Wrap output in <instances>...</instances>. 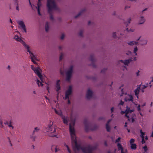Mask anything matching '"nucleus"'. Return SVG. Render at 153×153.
Returning a JSON list of instances; mask_svg holds the SVG:
<instances>
[{
	"label": "nucleus",
	"mask_w": 153,
	"mask_h": 153,
	"mask_svg": "<svg viewBox=\"0 0 153 153\" xmlns=\"http://www.w3.org/2000/svg\"><path fill=\"white\" fill-rule=\"evenodd\" d=\"M31 68L34 71L35 73L36 74L39 72L37 69H36V68L33 65H31Z\"/></svg>",
	"instance_id": "a878e982"
},
{
	"label": "nucleus",
	"mask_w": 153,
	"mask_h": 153,
	"mask_svg": "<svg viewBox=\"0 0 153 153\" xmlns=\"http://www.w3.org/2000/svg\"><path fill=\"white\" fill-rule=\"evenodd\" d=\"M60 73L61 74V75H63V74H64V72L63 71H62L61 70H60Z\"/></svg>",
	"instance_id": "0e129e2a"
},
{
	"label": "nucleus",
	"mask_w": 153,
	"mask_h": 153,
	"mask_svg": "<svg viewBox=\"0 0 153 153\" xmlns=\"http://www.w3.org/2000/svg\"><path fill=\"white\" fill-rule=\"evenodd\" d=\"M61 116L64 123L67 125L68 121L70 122L69 130L73 147H75L77 149H79L80 147L78 146V143L77 142L74 129V126L76 120L75 115Z\"/></svg>",
	"instance_id": "f257e3e1"
},
{
	"label": "nucleus",
	"mask_w": 153,
	"mask_h": 153,
	"mask_svg": "<svg viewBox=\"0 0 153 153\" xmlns=\"http://www.w3.org/2000/svg\"><path fill=\"white\" fill-rule=\"evenodd\" d=\"M16 9L19 11V6H18V5H16Z\"/></svg>",
	"instance_id": "bf43d9fd"
},
{
	"label": "nucleus",
	"mask_w": 153,
	"mask_h": 153,
	"mask_svg": "<svg viewBox=\"0 0 153 153\" xmlns=\"http://www.w3.org/2000/svg\"><path fill=\"white\" fill-rule=\"evenodd\" d=\"M70 104H71V102H70V100H69V99H68V104L69 105Z\"/></svg>",
	"instance_id": "680f3d73"
},
{
	"label": "nucleus",
	"mask_w": 153,
	"mask_h": 153,
	"mask_svg": "<svg viewBox=\"0 0 153 153\" xmlns=\"http://www.w3.org/2000/svg\"><path fill=\"white\" fill-rule=\"evenodd\" d=\"M47 6L48 8V13L50 15V20H54V19L52 15V10H58L59 9L55 1L54 0H47Z\"/></svg>",
	"instance_id": "f03ea898"
},
{
	"label": "nucleus",
	"mask_w": 153,
	"mask_h": 153,
	"mask_svg": "<svg viewBox=\"0 0 153 153\" xmlns=\"http://www.w3.org/2000/svg\"><path fill=\"white\" fill-rule=\"evenodd\" d=\"M84 32V30H80L78 33L79 36L81 37H82L83 36V33Z\"/></svg>",
	"instance_id": "bb28decb"
},
{
	"label": "nucleus",
	"mask_w": 153,
	"mask_h": 153,
	"mask_svg": "<svg viewBox=\"0 0 153 153\" xmlns=\"http://www.w3.org/2000/svg\"><path fill=\"white\" fill-rule=\"evenodd\" d=\"M22 45L25 47L26 48V49L27 50V51L29 53H30L31 52V51L29 50L30 47L28 45H27L25 42L24 43H23V44Z\"/></svg>",
	"instance_id": "393cba45"
},
{
	"label": "nucleus",
	"mask_w": 153,
	"mask_h": 153,
	"mask_svg": "<svg viewBox=\"0 0 153 153\" xmlns=\"http://www.w3.org/2000/svg\"><path fill=\"white\" fill-rule=\"evenodd\" d=\"M111 120H108L106 125V129L108 131H109L110 130V127L109 125V124Z\"/></svg>",
	"instance_id": "5701e85b"
},
{
	"label": "nucleus",
	"mask_w": 153,
	"mask_h": 153,
	"mask_svg": "<svg viewBox=\"0 0 153 153\" xmlns=\"http://www.w3.org/2000/svg\"><path fill=\"white\" fill-rule=\"evenodd\" d=\"M31 61H32V62H33L34 63V64L37 65L38 66L37 63L36 62V61L34 60V59L33 58V57H31Z\"/></svg>",
	"instance_id": "e433bc0d"
},
{
	"label": "nucleus",
	"mask_w": 153,
	"mask_h": 153,
	"mask_svg": "<svg viewBox=\"0 0 153 153\" xmlns=\"http://www.w3.org/2000/svg\"><path fill=\"white\" fill-rule=\"evenodd\" d=\"M135 42L132 41L130 42H129L127 44L129 45L132 46L134 45Z\"/></svg>",
	"instance_id": "2f4dec72"
},
{
	"label": "nucleus",
	"mask_w": 153,
	"mask_h": 153,
	"mask_svg": "<svg viewBox=\"0 0 153 153\" xmlns=\"http://www.w3.org/2000/svg\"><path fill=\"white\" fill-rule=\"evenodd\" d=\"M130 98H125L124 99V100L125 101L127 102V101H131L133 103V97L131 95H129Z\"/></svg>",
	"instance_id": "412c9836"
},
{
	"label": "nucleus",
	"mask_w": 153,
	"mask_h": 153,
	"mask_svg": "<svg viewBox=\"0 0 153 153\" xmlns=\"http://www.w3.org/2000/svg\"><path fill=\"white\" fill-rule=\"evenodd\" d=\"M131 148L134 150H135L136 149V145L135 144L133 143L131 144Z\"/></svg>",
	"instance_id": "cd10ccee"
},
{
	"label": "nucleus",
	"mask_w": 153,
	"mask_h": 153,
	"mask_svg": "<svg viewBox=\"0 0 153 153\" xmlns=\"http://www.w3.org/2000/svg\"><path fill=\"white\" fill-rule=\"evenodd\" d=\"M107 68H104L101 70V73L104 74H105V72L107 71Z\"/></svg>",
	"instance_id": "c756f323"
},
{
	"label": "nucleus",
	"mask_w": 153,
	"mask_h": 153,
	"mask_svg": "<svg viewBox=\"0 0 153 153\" xmlns=\"http://www.w3.org/2000/svg\"><path fill=\"white\" fill-rule=\"evenodd\" d=\"M13 39L17 41L20 42L22 44H23V43H24L25 42L18 35H15L13 37Z\"/></svg>",
	"instance_id": "2eb2a0df"
},
{
	"label": "nucleus",
	"mask_w": 153,
	"mask_h": 153,
	"mask_svg": "<svg viewBox=\"0 0 153 153\" xmlns=\"http://www.w3.org/2000/svg\"><path fill=\"white\" fill-rule=\"evenodd\" d=\"M93 94L92 91L90 90L89 89L87 93L86 97L88 99H89L92 97Z\"/></svg>",
	"instance_id": "f3484780"
},
{
	"label": "nucleus",
	"mask_w": 153,
	"mask_h": 153,
	"mask_svg": "<svg viewBox=\"0 0 153 153\" xmlns=\"http://www.w3.org/2000/svg\"><path fill=\"white\" fill-rule=\"evenodd\" d=\"M2 126V122L1 118L0 117V127Z\"/></svg>",
	"instance_id": "c03bdc74"
},
{
	"label": "nucleus",
	"mask_w": 153,
	"mask_h": 153,
	"mask_svg": "<svg viewBox=\"0 0 153 153\" xmlns=\"http://www.w3.org/2000/svg\"><path fill=\"white\" fill-rule=\"evenodd\" d=\"M13 2L14 5H18L19 3V0H13Z\"/></svg>",
	"instance_id": "7c9ffc66"
},
{
	"label": "nucleus",
	"mask_w": 153,
	"mask_h": 153,
	"mask_svg": "<svg viewBox=\"0 0 153 153\" xmlns=\"http://www.w3.org/2000/svg\"><path fill=\"white\" fill-rule=\"evenodd\" d=\"M64 146H65L67 148V150H68V152L69 153H71V151L70 149L69 148V147L68 146V145H67L65 143L64 144Z\"/></svg>",
	"instance_id": "c9c22d12"
},
{
	"label": "nucleus",
	"mask_w": 153,
	"mask_h": 153,
	"mask_svg": "<svg viewBox=\"0 0 153 153\" xmlns=\"http://www.w3.org/2000/svg\"><path fill=\"white\" fill-rule=\"evenodd\" d=\"M134 31V29H130L129 30V32H133Z\"/></svg>",
	"instance_id": "6e6d98bb"
},
{
	"label": "nucleus",
	"mask_w": 153,
	"mask_h": 153,
	"mask_svg": "<svg viewBox=\"0 0 153 153\" xmlns=\"http://www.w3.org/2000/svg\"><path fill=\"white\" fill-rule=\"evenodd\" d=\"M126 110L125 111H121V113L122 114H125V115H127L129 113H131L132 112H133L134 110L130 109V108L128 107V106L127 105L126 106Z\"/></svg>",
	"instance_id": "9d476101"
},
{
	"label": "nucleus",
	"mask_w": 153,
	"mask_h": 153,
	"mask_svg": "<svg viewBox=\"0 0 153 153\" xmlns=\"http://www.w3.org/2000/svg\"><path fill=\"white\" fill-rule=\"evenodd\" d=\"M134 92L135 94V95L137 96V95H138L140 91L137 90L135 89L134 91Z\"/></svg>",
	"instance_id": "58836bf2"
},
{
	"label": "nucleus",
	"mask_w": 153,
	"mask_h": 153,
	"mask_svg": "<svg viewBox=\"0 0 153 153\" xmlns=\"http://www.w3.org/2000/svg\"><path fill=\"white\" fill-rule=\"evenodd\" d=\"M140 105H139L137 107V110L138 111H140Z\"/></svg>",
	"instance_id": "4d7b16f0"
},
{
	"label": "nucleus",
	"mask_w": 153,
	"mask_h": 153,
	"mask_svg": "<svg viewBox=\"0 0 153 153\" xmlns=\"http://www.w3.org/2000/svg\"><path fill=\"white\" fill-rule=\"evenodd\" d=\"M120 139L121 138L120 137L118 138L116 140L115 143H116L117 142H119L120 140Z\"/></svg>",
	"instance_id": "a18cd8bd"
},
{
	"label": "nucleus",
	"mask_w": 153,
	"mask_h": 153,
	"mask_svg": "<svg viewBox=\"0 0 153 153\" xmlns=\"http://www.w3.org/2000/svg\"><path fill=\"white\" fill-rule=\"evenodd\" d=\"M59 48L60 50H62V46H59Z\"/></svg>",
	"instance_id": "e2e57ef3"
},
{
	"label": "nucleus",
	"mask_w": 153,
	"mask_h": 153,
	"mask_svg": "<svg viewBox=\"0 0 153 153\" xmlns=\"http://www.w3.org/2000/svg\"><path fill=\"white\" fill-rule=\"evenodd\" d=\"M144 43H143V44H142V45H146L147 44V40H144Z\"/></svg>",
	"instance_id": "8fccbe9b"
},
{
	"label": "nucleus",
	"mask_w": 153,
	"mask_h": 153,
	"mask_svg": "<svg viewBox=\"0 0 153 153\" xmlns=\"http://www.w3.org/2000/svg\"><path fill=\"white\" fill-rule=\"evenodd\" d=\"M72 93V88L71 85H69L68 89L65 91V97L64 98L65 100L68 99L69 98V96L71 95Z\"/></svg>",
	"instance_id": "423d86ee"
},
{
	"label": "nucleus",
	"mask_w": 153,
	"mask_h": 153,
	"mask_svg": "<svg viewBox=\"0 0 153 153\" xmlns=\"http://www.w3.org/2000/svg\"><path fill=\"white\" fill-rule=\"evenodd\" d=\"M146 21V19L143 16H140L139 21L138 22V25H141L143 24Z\"/></svg>",
	"instance_id": "4468645a"
},
{
	"label": "nucleus",
	"mask_w": 153,
	"mask_h": 153,
	"mask_svg": "<svg viewBox=\"0 0 153 153\" xmlns=\"http://www.w3.org/2000/svg\"><path fill=\"white\" fill-rule=\"evenodd\" d=\"M124 104V102L121 100L120 103L119 104V105H123Z\"/></svg>",
	"instance_id": "09e8293b"
},
{
	"label": "nucleus",
	"mask_w": 153,
	"mask_h": 153,
	"mask_svg": "<svg viewBox=\"0 0 153 153\" xmlns=\"http://www.w3.org/2000/svg\"><path fill=\"white\" fill-rule=\"evenodd\" d=\"M112 37L114 39L117 38L116 33V32H114L113 33Z\"/></svg>",
	"instance_id": "473e14b6"
},
{
	"label": "nucleus",
	"mask_w": 153,
	"mask_h": 153,
	"mask_svg": "<svg viewBox=\"0 0 153 153\" xmlns=\"http://www.w3.org/2000/svg\"><path fill=\"white\" fill-rule=\"evenodd\" d=\"M33 58L34 59H35V60H36V61H39V60L37 59V57L35 55L34 56H33Z\"/></svg>",
	"instance_id": "49530a36"
},
{
	"label": "nucleus",
	"mask_w": 153,
	"mask_h": 153,
	"mask_svg": "<svg viewBox=\"0 0 153 153\" xmlns=\"http://www.w3.org/2000/svg\"><path fill=\"white\" fill-rule=\"evenodd\" d=\"M40 78V79L42 82H43V76L42 75L41 73L39 71L38 73L36 74Z\"/></svg>",
	"instance_id": "b1692460"
},
{
	"label": "nucleus",
	"mask_w": 153,
	"mask_h": 153,
	"mask_svg": "<svg viewBox=\"0 0 153 153\" xmlns=\"http://www.w3.org/2000/svg\"><path fill=\"white\" fill-rule=\"evenodd\" d=\"M49 24L48 22H46L45 25V30L46 32H48V31L49 30Z\"/></svg>",
	"instance_id": "4be33fe9"
},
{
	"label": "nucleus",
	"mask_w": 153,
	"mask_h": 153,
	"mask_svg": "<svg viewBox=\"0 0 153 153\" xmlns=\"http://www.w3.org/2000/svg\"><path fill=\"white\" fill-rule=\"evenodd\" d=\"M140 86H141V85H139L137 88V89H136V90H138L139 91H140Z\"/></svg>",
	"instance_id": "603ef678"
},
{
	"label": "nucleus",
	"mask_w": 153,
	"mask_h": 153,
	"mask_svg": "<svg viewBox=\"0 0 153 153\" xmlns=\"http://www.w3.org/2000/svg\"><path fill=\"white\" fill-rule=\"evenodd\" d=\"M114 110V108L113 107L111 108V111L112 112H113V111Z\"/></svg>",
	"instance_id": "774afa93"
},
{
	"label": "nucleus",
	"mask_w": 153,
	"mask_h": 153,
	"mask_svg": "<svg viewBox=\"0 0 153 153\" xmlns=\"http://www.w3.org/2000/svg\"><path fill=\"white\" fill-rule=\"evenodd\" d=\"M143 87L142 88H143V89H144L147 87V86H146L145 85H143Z\"/></svg>",
	"instance_id": "5fc2aeb1"
},
{
	"label": "nucleus",
	"mask_w": 153,
	"mask_h": 153,
	"mask_svg": "<svg viewBox=\"0 0 153 153\" xmlns=\"http://www.w3.org/2000/svg\"><path fill=\"white\" fill-rule=\"evenodd\" d=\"M40 130V128L38 127H36L34 128V130L33 132L32 135L31 137L33 140H35L36 137L34 136V135L38 133Z\"/></svg>",
	"instance_id": "9b49d317"
},
{
	"label": "nucleus",
	"mask_w": 153,
	"mask_h": 153,
	"mask_svg": "<svg viewBox=\"0 0 153 153\" xmlns=\"http://www.w3.org/2000/svg\"><path fill=\"white\" fill-rule=\"evenodd\" d=\"M140 71L138 70V71L136 73V75H137V76H138L140 75L139 73Z\"/></svg>",
	"instance_id": "864d4df0"
},
{
	"label": "nucleus",
	"mask_w": 153,
	"mask_h": 153,
	"mask_svg": "<svg viewBox=\"0 0 153 153\" xmlns=\"http://www.w3.org/2000/svg\"><path fill=\"white\" fill-rule=\"evenodd\" d=\"M117 146L118 150L121 151V153H128L127 150L123 148L120 143L117 144Z\"/></svg>",
	"instance_id": "1a4fd4ad"
},
{
	"label": "nucleus",
	"mask_w": 153,
	"mask_h": 153,
	"mask_svg": "<svg viewBox=\"0 0 153 153\" xmlns=\"http://www.w3.org/2000/svg\"><path fill=\"white\" fill-rule=\"evenodd\" d=\"M134 142V139H131L130 140V144H133Z\"/></svg>",
	"instance_id": "a19ab883"
},
{
	"label": "nucleus",
	"mask_w": 153,
	"mask_h": 153,
	"mask_svg": "<svg viewBox=\"0 0 153 153\" xmlns=\"http://www.w3.org/2000/svg\"><path fill=\"white\" fill-rule=\"evenodd\" d=\"M59 92H57V97H56V98L57 99V100H58V98H59Z\"/></svg>",
	"instance_id": "13d9d810"
},
{
	"label": "nucleus",
	"mask_w": 153,
	"mask_h": 153,
	"mask_svg": "<svg viewBox=\"0 0 153 153\" xmlns=\"http://www.w3.org/2000/svg\"><path fill=\"white\" fill-rule=\"evenodd\" d=\"M119 61L121 62H122V63H123L124 64V61L123 60H119Z\"/></svg>",
	"instance_id": "69168bd1"
},
{
	"label": "nucleus",
	"mask_w": 153,
	"mask_h": 153,
	"mask_svg": "<svg viewBox=\"0 0 153 153\" xmlns=\"http://www.w3.org/2000/svg\"><path fill=\"white\" fill-rule=\"evenodd\" d=\"M60 82V80L59 79L56 82V91L57 92H59V90L61 88Z\"/></svg>",
	"instance_id": "a211bd4d"
},
{
	"label": "nucleus",
	"mask_w": 153,
	"mask_h": 153,
	"mask_svg": "<svg viewBox=\"0 0 153 153\" xmlns=\"http://www.w3.org/2000/svg\"><path fill=\"white\" fill-rule=\"evenodd\" d=\"M36 69H37L39 71H40L39 70H41L39 67H38L37 68H36Z\"/></svg>",
	"instance_id": "338daca9"
},
{
	"label": "nucleus",
	"mask_w": 153,
	"mask_h": 153,
	"mask_svg": "<svg viewBox=\"0 0 153 153\" xmlns=\"http://www.w3.org/2000/svg\"><path fill=\"white\" fill-rule=\"evenodd\" d=\"M126 119H128V120L130 122H133L134 120V118L133 115H125Z\"/></svg>",
	"instance_id": "dca6fc26"
},
{
	"label": "nucleus",
	"mask_w": 153,
	"mask_h": 153,
	"mask_svg": "<svg viewBox=\"0 0 153 153\" xmlns=\"http://www.w3.org/2000/svg\"><path fill=\"white\" fill-rule=\"evenodd\" d=\"M126 54L128 55H131V52L130 51H128L126 53Z\"/></svg>",
	"instance_id": "37998d69"
},
{
	"label": "nucleus",
	"mask_w": 153,
	"mask_h": 153,
	"mask_svg": "<svg viewBox=\"0 0 153 153\" xmlns=\"http://www.w3.org/2000/svg\"><path fill=\"white\" fill-rule=\"evenodd\" d=\"M140 133L141 134L140 136L142 138V143L143 144L145 143V141L144 140V135H145V133L143 132L142 130H140Z\"/></svg>",
	"instance_id": "6ab92c4d"
},
{
	"label": "nucleus",
	"mask_w": 153,
	"mask_h": 153,
	"mask_svg": "<svg viewBox=\"0 0 153 153\" xmlns=\"http://www.w3.org/2000/svg\"><path fill=\"white\" fill-rule=\"evenodd\" d=\"M74 66L71 65L68 68L66 72V80L68 82H70L73 72Z\"/></svg>",
	"instance_id": "39448f33"
},
{
	"label": "nucleus",
	"mask_w": 153,
	"mask_h": 153,
	"mask_svg": "<svg viewBox=\"0 0 153 153\" xmlns=\"http://www.w3.org/2000/svg\"><path fill=\"white\" fill-rule=\"evenodd\" d=\"M60 150L59 148L57 146H56L55 148V152L56 153Z\"/></svg>",
	"instance_id": "72a5a7b5"
},
{
	"label": "nucleus",
	"mask_w": 153,
	"mask_h": 153,
	"mask_svg": "<svg viewBox=\"0 0 153 153\" xmlns=\"http://www.w3.org/2000/svg\"><path fill=\"white\" fill-rule=\"evenodd\" d=\"M143 148L144 149V152H146L148 150V149H147V146H144L143 147Z\"/></svg>",
	"instance_id": "79ce46f5"
},
{
	"label": "nucleus",
	"mask_w": 153,
	"mask_h": 153,
	"mask_svg": "<svg viewBox=\"0 0 153 153\" xmlns=\"http://www.w3.org/2000/svg\"><path fill=\"white\" fill-rule=\"evenodd\" d=\"M29 53L30 54V56H31V57H33V56L35 55H34L33 54V53H32L31 52H30Z\"/></svg>",
	"instance_id": "de8ad7c7"
},
{
	"label": "nucleus",
	"mask_w": 153,
	"mask_h": 153,
	"mask_svg": "<svg viewBox=\"0 0 153 153\" xmlns=\"http://www.w3.org/2000/svg\"><path fill=\"white\" fill-rule=\"evenodd\" d=\"M53 123V122H51L50 124L44 128L43 130L44 132L48 133V135L50 137L55 136L56 135V129L52 126Z\"/></svg>",
	"instance_id": "7ed1b4c3"
},
{
	"label": "nucleus",
	"mask_w": 153,
	"mask_h": 153,
	"mask_svg": "<svg viewBox=\"0 0 153 153\" xmlns=\"http://www.w3.org/2000/svg\"><path fill=\"white\" fill-rule=\"evenodd\" d=\"M4 124L5 125H7L10 128H11L12 129H13L14 128V127L12 126V122L11 120L6 121L4 122Z\"/></svg>",
	"instance_id": "ddd939ff"
},
{
	"label": "nucleus",
	"mask_w": 153,
	"mask_h": 153,
	"mask_svg": "<svg viewBox=\"0 0 153 153\" xmlns=\"http://www.w3.org/2000/svg\"><path fill=\"white\" fill-rule=\"evenodd\" d=\"M89 59L91 62V65L92 67L94 68H96L97 66L94 63L97 60L95 58L94 54H91L90 55Z\"/></svg>",
	"instance_id": "0eeeda50"
},
{
	"label": "nucleus",
	"mask_w": 153,
	"mask_h": 153,
	"mask_svg": "<svg viewBox=\"0 0 153 153\" xmlns=\"http://www.w3.org/2000/svg\"><path fill=\"white\" fill-rule=\"evenodd\" d=\"M86 10L85 8H83L75 16H74V18L76 19L81 16Z\"/></svg>",
	"instance_id": "f8f14e48"
},
{
	"label": "nucleus",
	"mask_w": 153,
	"mask_h": 153,
	"mask_svg": "<svg viewBox=\"0 0 153 153\" xmlns=\"http://www.w3.org/2000/svg\"><path fill=\"white\" fill-rule=\"evenodd\" d=\"M130 6H126L125 7V10H126V9L130 8Z\"/></svg>",
	"instance_id": "3c124183"
},
{
	"label": "nucleus",
	"mask_w": 153,
	"mask_h": 153,
	"mask_svg": "<svg viewBox=\"0 0 153 153\" xmlns=\"http://www.w3.org/2000/svg\"><path fill=\"white\" fill-rule=\"evenodd\" d=\"M137 50H138V48H137V47H135L134 49V52H133L135 54V55H137L136 52Z\"/></svg>",
	"instance_id": "f704fd0d"
},
{
	"label": "nucleus",
	"mask_w": 153,
	"mask_h": 153,
	"mask_svg": "<svg viewBox=\"0 0 153 153\" xmlns=\"http://www.w3.org/2000/svg\"><path fill=\"white\" fill-rule=\"evenodd\" d=\"M65 37V34L64 33H62V35H61V36L60 37V39L61 40H62L64 39Z\"/></svg>",
	"instance_id": "ea45409f"
},
{
	"label": "nucleus",
	"mask_w": 153,
	"mask_h": 153,
	"mask_svg": "<svg viewBox=\"0 0 153 153\" xmlns=\"http://www.w3.org/2000/svg\"><path fill=\"white\" fill-rule=\"evenodd\" d=\"M78 146L80 147L79 149H78L75 147H73L74 150L79 151L81 150L84 153H91L92 151L96 148L95 147H93L90 146L86 147H81L80 145L78 144Z\"/></svg>",
	"instance_id": "20e7f679"
},
{
	"label": "nucleus",
	"mask_w": 153,
	"mask_h": 153,
	"mask_svg": "<svg viewBox=\"0 0 153 153\" xmlns=\"http://www.w3.org/2000/svg\"><path fill=\"white\" fill-rule=\"evenodd\" d=\"M18 23L22 29L23 30L25 33H26L27 32L26 28L25 25L24 24V22L22 21H19L18 22Z\"/></svg>",
	"instance_id": "6e6552de"
},
{
	"label": "nucleus",
	"mask_w": 153,
	"mask_h": 153,
	"mask_svg": "<svg viewBox=\"0 0 153 153\" xmlns=\"http://www.w3.org/2000/svg\"><path fill=\"white\" fill-rule=\"evenodd\" d=\"M37 84L38 85V86H40L39 83H40V85L41 86H42L43 85V84L41 82H40V81L38 79L37 80Z\"/></svg>",
	"instance_id": "4c0bfd02"
},
{
	"label": "nucleus",
	"mask_w": 153,
	"mask_h": 153,
	"mask_svg": "<svg viewBox=\"0 0 153 153\" xmlns=\"http://www.w3.org/2000/svg\"><path fill=\"white\" fill-rule=\"evenodd\" d=\"M133 61L132 58H131L128 59L124 61V64L125 65L128 66V64L130 63L131 62Z\"/></svg>",
	"instance_id": "aec40b11"
},
{
	"label": "nucleus",
	"mask_w": 153,
	"mask_h": 153,
	"mask_svg": "<svg viewBox=\"0 0 153 153\" xmlns=\"http://www.w3.org/2000/svg\"><path fill=\"white\" fill-rule=\"evenodd\" d=\"M64 56V54L61 52L60 53V55L59 57V61H61L62 59H63V57Z\"/></svg>",
	"instance_id": "c85d7f7f"
},
{
	"label": "nucleus",
	"mask_w": 153,
	"mask_h": 153,
	"mask_svg": "<svg viewBox=\"0 0 153 153\" xmlns=\"http://www.w3.org/2000/svg\"><path fill=\"white\" fill-rule=\"evenodd\" d=\"M131 21V19L130 18L129 19V20L128 21V23H127L130 24V21Z\"/></svg>",
	"instance_id": "052dcab7"
}]
</instances>
